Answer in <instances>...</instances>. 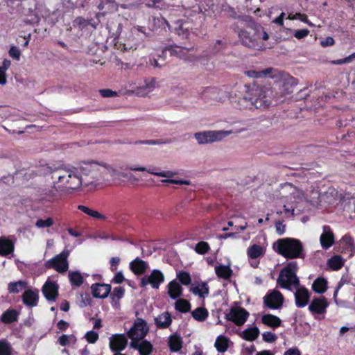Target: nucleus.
<instances>
[{"label": "nucleus", "instance_id": "obj_50", "mask_svg": "<svg viewBox=\"0 0 355 355\" xmlns=\"http://www.w3.org/2000/svg\"><path fill=\"white\" fill-rule=\"evenodd\" d=\"M263 340L268 343H274L277 339V336L271 331H265L262 334Z\"/></svg>", "mask_w": 355, "mask_h": 355}, {"label": "nucleus", "instance_id": "obj_60", "mask_svg": "<svg viewBox=\"0 0 355 355\" xmlns=\"http://www.w3.org/2000/svg\"><path fill=\"white\" fill-rule=\"evenodd\" d=\"M155 87V79L153 78L150 83H147L145 80L144 86H142L144 92H148L152 91Z\"/></svg>", "mask_w": 355, "mask_h": 355}, {"label": "nucleus", "instance_id": "obj_22", "mask_svg": "<svg viewBox=\"0 0 355 355\" xmlns=\"http://www.w3.org/2000/svg\"><path fill=\"white\" fill-rule=\"evenodd\" d=\"M297 82L295 78L288 76L281 83L280 89L283 94H288L294 92V88L297 86Z\"/></svg>", "mask_w": 355, "mask_h": 355}, {"label": "nucleus", "instance_id": "obj_15", "mask_svg": "<svg viewBox=\"0 0 355 355\" xmlns=\"http://www.w3.org/2000/svg\"><path fill=\"white\" fill-rule=\"evenodd\" d=\"M42 293L48 301H55L59 296V285L57 282L46 280L42 288Z\"/></svg>", "mask_w": 355, "mask_h": 355}, {"label": "nucleus", "instance_id": "obj_17", "mask_svg": "<svg viewBox=\"0 0 355 355\" xmlns=\"http://www.w3.org/2000/svg\"><path fill=\"white\" fill-rule=\"evenodd\" d=\"M320 242L324 250L328 249L334 244V234L329 226H323V232L320 235Z\"/></svg>", "mask_w": 355, "mask_h": 355}, {"label": "nucleus", "instance_id": "obj_42", "mask_svg": "<svg viewBox=\"0 0 355 355\" xmlns=\"http://www.w3.org/2000/svg\"><path fill=\"white\" fill-rule=\"evenodd\" d=\"M343 248L349 252H353L355 249L354 239L349 234L344 235L341 239Z\"/></svg>", "mask_w": 355, "mask_h": 355}, {"label": "nucleus", "instance_id": "obj_43", "mask_svg": "<svg viewBox=\"0 0 355 355\" xmlns=\"http://www.w3.org/2000/svg\"><path fill=\"white\" fill-rule=\"evenodd\" d=\"M12 348L10 342L3 338L0 339V355H12Z\"/></svg>", "mask_w": 355, "mask_h": 355}, {"label": "nucleus", "instance_id": "obj_59", "mask_svg": "<svg viewBox=\"0 0 355 355\" xmlns=\"http://www.w3.org/2000/svg\"><path fill=\"white\" fill-rule=\"evenodd\" d=\"M168 53H169L171 56L178 55L177 51L175 50L173 47H166V49H162V55H159V56L166 58Z\"/></svg>", "mask_w": 355, "mask_h": 355}, {"label": "nucleus", "instance_id": "obj_5", "mask_svg": "<svg viewBox=\"0 0 355 355\" xmlns=\"http://www.w3.org/2000/svg\"><path fill=\"white\" fill-rule=\"evenodd\" d=\"M297 270L298 266L296 261L287 263L279 272L277 286L289 291H293L295 288L299 287L300 280L297 276Z\"/></svg>", "mask_w": 355, "mask_h": 355}, {"label": "nucleus", "instance_id": "obj_20", "mask_svg": "<svg viewBox=\"0 0 355 355\" xmlns=\"http://www.w3.org/2000/svg\"><path fill=\"white\" fill-rule=\"evenodd\" d=\"M139 340L131 341V348L139 350L140 355H150L153 350L152 344L147 340H144L141 343H139Z\"/></svg>", "mask_w": 355, "mask_h": 355}, {"label": "nucleus", "instance_id": "obj_27", "mask_svg": "<svg viewBox=\"0 0 355 355\" xmlns=\"http://www.w3.org/2000/svg\"><path fill=\"white\" fill-rule=\"evenodd\" d=\"M22 300L24 304L29 306H35L38 301L37 292L31 289L25 291L22 295Z\"/></svg>", "mask_w": 355, "mask_h": 355}, {"label": "nucleus", "instance_id": "obj_45", "mask_svg": "<svg viewBox=\"0 0 355 355\" xmlns=\"http://www.w3.org/2000/svg\"><path fill=\"white\" fill-rule=\"evenodd\" d=\"M194 250L198 254H205L210 250V245L205 241H200L196 244Z\"/></svg>", "mask_w": 355, "mask_h": 355}, {"label": "nucleus", "instance_id": "obj_62", "mask_svg": "<svg viewBox=\"0 0 355 355\" xmlns=\"http://www.w3.org/2000/svg\"><path fill=\"white\" fill-rule=\"evenodd\" d=\"M309 33V31L308 29H300L295 31L294 36L297 39H302L307 36Z\"/></svg>", "mask_w": 355, "mask_h": 355}, {"label": "nucleus", "instance_id": "obj_51", "mask_svg": "<svg viewBox=\"0 0 355 355\" xmlns=\"http://www.w3.org/2000/svg\"><path fill=\"white\" fill-rule=\"evenodd\" d=\"M103 168L105 173H107L111 177L116 178L119 175V172L111 166L105 164L103 165Z\"/></svg>", "mask_w": 355, "mask_h": 355}, {"label": "nucleus", "instance_id": "obj_9", "mask_svg": "<svg viewBox=\"0 0 355 355\" xmlns=\"http://www.w3.org/2000/svg\"><path fill=\"white\" fill-rule=\"evenodd\" d=\"M148 331H149V328L146 321L142 318H137L131 329L127 331V336L132 341L140 340L145 337Z\"/></svg>", "mask_w": 355, "mask_h": 355}, {"label": "nucleus", "instance_id": "obj_64", "mask_svg": "<svg viewBox=\"0 0 355 355\" xmlns=\"http://www.w3.org/2000/svg\"><path fill=\"white\" fill-rule=\"evenodd\" d=\"M124 279H125L122 272L119 271L115 274L114 277L112 279V282L116 284H121L124 281Z\"/></svg>", "mask_w": 355, "mask_h": 355}, {"label": "nucleus", "instance_id": "obj_3", "mask_svg": "<svg viewBox=\"0 0 355 355\" xmlns=\"http://www.w3.org/2000/svg\"><path fill=\"white\" fill-rule=\"evenodd\" d=\"M237 35L243 46L257 51L265 49L264 41L268 39L267 33L261 26L257 24L237 29Z\"/></svg>", "mask_w": 355, "mask_h": 355}, {"label": "nucleus", "instance_id": "obj_63", "mask_svg": "<svg viewBox=\"0 0 355 355\" xmlns=\"http://www.w3.org/2000/svg\"><path fill=\"white\" fill-rule=\"evenodd\" d=\"M295 17L297 19H300V21L307 24L309 26H313V24L309 21V20L307 18V16L305 14H302V13H300V12L296 13L295 14Z\"/></svg>", "mask_w": 355, "mask_h": 355}, {"label": "nucleus", "instance_id": "obj_47", "mask_svg": "<svg viewBox=\"0 0 355 355\" xmlns=\"http://www.w3.org/2000/svg\"><path fill=\"white\" fill-rule=\"evenodd\" d=\"M271 70V69H266L263 71H248L246 73L248 76L252 78H262L269 74Z\"/></svg>", "mask_w": 355, "mask_h": 355}, {"label": "nucleus", "instance_id": "obj_8", "mask_svg": "<svg viewBox=\"0 0 355 355\" xmlns=\"http://www.w3.org/2000/svg\"><path fill=\"white\" fill-rule=\"evenodd\" d=\"M69 255V252L67 250H64L59 254L46 261L45 267L48 269L53 268L60 273L65 272L69 268L67 261Z\"/></svg>", "mask_w": 355, "mask_h": 355}, {"label": "nucleus", "instance_id": "obj_23", "mask_svg": "<svg viewBox=\"0 0 355 355\" xmlns=\"http://www.w3.org/2000/svg\"><path fill=\"white\" fill-rule=\"evenodd\" d=\"M15 245L12 241L0 236V256L7 257L14 252Z\"/></svg>", "mask_w": 355, "mask_h": 355}, {"label": "nucleus", "instance_id": "obj_29", "mask_svg": "<svg viewBox=\"0 0 355 355\" xmlns=\"http://www.w3.org/2000/svg\"><path fill=\"white\" fill-rule=\"evenodd\" d=\"M172 322L171 315L168 312L161 313L157 316V328L166 329Z\"/></svg>", "mask_w": 355, "mask_h": 355}, {"label": "nucleus", "instance_id": "obj_6", "mask_svg": "<svg viewBox=\"0 0 355 355\" xmlns=\"http://www.w3.org/2000/svg\"><path fill=\"white\" fill-rule=\"evenodd\" d=\"M62 192V189L58 184H55L53 180L51 185L40 189L37 196H39V200L42 202L53 203L61 199Z\"/></svg>", "mask_w": 355, "mask_h": 355}, {"label": "nucleus", "instance_id": "obj_46", "mask_svg": "<svg viewBox=\"0 0 355 355\" xmlns=\"http://www.w3.org/2000/svg\"><path fill=\"white\" fill-rule=\"evenodd\" d=\"M177 279H178L180 282L184 286H188L191 283V275L187 271H184V270L180 271L177 274Z\"/></svg>", "mask_w": 355, "mask_h": 355}, {"label": "nucleus", "instance_id": "obj_52", "mask_svg": "<svg viewBox=\"0 0 355 355\" xmlns=\"http://www.w3.org/2000/svg\"><path fill=\"white\" fill-rule=\"evenodd\" d=\"M225 43H224L221 40H217L213 46L212 53H217V52H220L225 49Z\"/></svg>", "mask_w": 355, "mask_h": 355}, {"label": "nucleus", "instance_id": "obj_7", "mask_svg": "<svg viewBox=\"0 0 355 355\" xmlns=\"http://www.w3.org/2000/svg\"><path fill=\"white\" fill-rule=\"evenodd\" d=\"M78 172L79 175L82 176L83 182L84 177H89L87 183H90L98 179L100 174L99 164L96 162H84L78 167H73Z\"/></svg>", "mask_w": 355, "mask_h": 355}, {"label": "nucleus", "instance_id": "obj_4", "mask_svg": "<svg viewBox=\"0 0 355 355\" xmlns=\"http://www.w3.org/2000/svg\"><path fill=\"white\" fill-rule=\"evenodd\" d=\"M273 249L286 259H304L302 242L294 238H284L273 244Z\"/></svg>", "mask_w": 355, "mask_h": 355}, {"label": "nucleus", "instance_id": "obj_1", "mask_svg": "<svg viewBox=\"0 0 355 355\" xmlns=\"http://www.w3.org/2000/svg\"><path fill=\"white\" fill-rule=\"evenodd\" d=\"M36 174L44 177L50 175L51 179H57L55 184H58L62 191L77 190L83 184L82 176L73 168H68L60 162L41 165L37 168Z\"/></svg>", "mask_w": 355, "mask_h": 355}, {"label": "nucleus", "instance_id": "obj_13", "mask_svg": "<svg viewBox=\"0 0 355 355\" xmlns=\"http://www.w3.org/2000/svg\"><path fill=\"white\" fill-rule=\"evenodd\" d=\"M128 336L124 334H116L109 338V347L114 352H121L124 350L128 344Z\"/></svg>", "mask_w": 355, "mask_h": 355}, {"label": "nucleus", "instance_id": "obj_2", "mask_svg": "<svg viewBox=\"0 0 355 355\" xmlns=\"http://www.w3.org/2000/svg\"><path fill=\"white\" fill-rule=\"evenodd\" d=\"M246 91L242 98L235 101L239 109H252V107L264 110L272 103V91L266 86L252 85L245 86Z\"/></svg>", "mask_w": 355, "mask_h": 355}, {"label": "nucleus", "instance_id": "obj_25", "mask_svg": "<svg viewBox=\"0 0 355 355\" xmlns=\"http://www.w3.org/2000/svg\"><path fill=\"white\" fill-rule=\"evenodd\" d=\"M129 170L141 172L142 173L139 178L143 181H147L148 177L150 175H155V167L153 166L148 167L129 166Z\"/></svg>", "mask_w": 355, "mask_h": 355}, {"label": "nucleus", "instance_id": "obj_24", "mask_svg": "<svg viewBox=\"0 0 355 355\" xmlns=\"http://www.w3.org/2000/svg\"><path fill=\"white\" fill-rule=\"evenodd\" d=\"M265 254L264 248L259 244H252L248 248L247 255L251 260L257 259Z\"/></svg>", "mask_w": 355, "mask_h": 355}, {"label": "nucleus", "instance_id": "obj_14", "mask_svg": "<svg viewBox=\"0 0 355 355\" xmlns=\"http://www.w3.org/2000/svg\"><path fill=\"white\" fill-rule=\"evenodd\" d=\"M329 303L324 297H315L309 303L308 310L312 314H324Z\"/></svg>", "mask_w": 355, "mask_h": 355}, {"label": "nucleus", "instance_id": "obj_18", "mask_svg": "<svg viewBox=\"0 0 355 355\" xmlns=\"http://www.w3.org/2000/svg\"><path fill=\"white\" fill-rule=\"evenodd\" d=\"M111 290L112 286L107 284L95 283L91 286L93 297L105 298L108 296Z\"/></svg>", "mask_w": 355, "mask_h": 355}, {"label": "nucleus", "instance_id": "obj_39", "mask_svg": "<svg viewBox=\"0 0 355 355\" xmlns=\"http://www.w3.org/2000/svg\"><path fill=\"white\" fill-rule=\"evenodd\" d=\"M191 315L196 320L203 322L208 318L209 312L204 307H198L192 311Z\"/></svg>", "mask_w": 355, "mask_h": 355}, {"label": "nucleus", "instance_id": "obj_40", "mask_svg": "<svg viewBox=\"0 0 355 355\" xmlns=\"http://www.w3.org/2000/svg\"><path fill=\"white\" fill-rule=\"evenodd\" d=\"M78 209L82 211H83L85 214H87L88 216L93 217L94 218H97L99 220H104L106 219V217L105 215L101 214L99 211L91 209V208H88L86 206L84 205H78Z\"/></svg>", "mask_w": 355, "mask_h": 355}, {"label": "nucleus", "instance_id": "obj_31", "mask_svg": "<svg viewBox=\"0 0 355 355\" xmlns=\"http://www.w3.org/2000/svg\"><path fill=\"white\" fill-rule=\"evenodd\" d=\"M19 313L15 309H8L1 315L0 321L4 324H11L18 319Z\"/></svg>", "mask_w": 355, "mask_h": 355}, {"label": "nucleus", "instance_id": "obj_53", "mask_svg": "<svg viewBox=\"0 0 355 355\" xmlns=\"http://www.w3.org/2000/svg\"><path fill=\"white\" fill-rule=\"evenodd\" d=\"M74 338L73 335L62 334L58 339L59 344L62 347L69 345L71 339Z\"/></svg>", "mask_w": 355, "mask_h": 355}, {"label": "nucleus", "instance_id": "obj_57", "mask_svg": "<svg viewBox=\"0 0 355 355\" xmlns=\"http://www.w3.org/2000/svg\"><path fill=\"white\" fill-rule=\"evenodd\" d=\"M101 95L104 98L114 97L117 96V92L111 89H101L99 90Z\"/></svg>", "mask_w": 355, "mask_h": 355}, {"label": "nucleus", "instance_id": "obj_37", "mask_svg": "<svg viewBox=\"0 0 355 355\" xmlns=\"http://www.w3.org/2000/svg\"><path fill=\"white\" fill-rule=\"evenodd\" d=\"M260 334V330L257 327H250L243 330L242 337L248 341H254L257 339Z\"/></svg>", "mask_w": 355, "mask_h": 355}, {"label": "nucleus", "instance_id": "obj_10", "mask_svg": "<svg viewBox=\"0 0 355 355\" xmlns=\"http://www.w3.org/2000/svg\"><path fill=\"white\" fill-rule=\"evenodd\" d=\"M284 302V295L279 291L276 289L268 291L263 297L264 306L270 309H280L282 308Z\"/></svg>", "mask_w": 355, "mask_h": 355}, {"label": "nucleus", "instance_id": "obj_48", "mask_svg": "<svg viewBox=\"0 0 355 355\" xmlns=\"http://www.w3.org/2000/svg\"><path fill=\"white\" fill-rule=\"evenodd\" d=\"M53 224V220L50 217L47 218L46 220L40 218L35 222V226L37 228H49V227H51Z\"/></svg>", "mask_w": 355, "mask_h": 355}, {"label": "nucleus", "instance_id": "obj_30", "mask_svg": "<svg viewBox=\"0 0 355 355\" xmlns=\"http://www.w3.org/2000/svg\"><path fill=\"white\" fill-rule=\"evenodd\" d=\"M312 289L317 294L324 293L327 289V279L323 277H318L312 284Z\"/></svg>", "mask_w": 355, "mask_h": 355}, {"label": "nucleus", "instance_id": "obj_32", "mask_svg": "<svg viewBox=\"0 0 355 355\" xmlns=\"http://www.w3.org/2000/svg\"><path fill=\"white\" fill-rule=\"evenodd\" d=\"M168 293L171 298L176 299L181 296L182 288L175 279L172 280L168 285Z\"/></svg>", "mask_w": 355, "mask_h": 355}, {"label": "nucleus", "instance_id": "obj_56", "mask_svg": "<svg viewBox=\"0 0 355 355\" xmlns=\"http://www.w3.org/2000/svg\"><path fill=\"white\" fill-rule=\"evenodd\" d=\"M125 290L123 287H116L114 288L113 293H111V298L114 300L121 298L124 295Z\"/></svg>", "mask_w": 355, "mask_h": 355}, {"label": "nucleus", "instance_id": "obj_21", "mask_svg": "<svg viewBox=\"0 0 355 355\" xmlns=\"http://www.w3.org/2000/svg\"><path fill=\"white\" fill-rule=\"evenodd\" d=\"M261 322L266 326L276 329L282 325V320L279 317L271 313H266L261 318Z\"/></svg>", "mask_w": 355, "mask_h": 355}, {"label": "nucleus", "instance_id": "obj_26", "mask_svg": "<svg viewBox=\"0 0 355 355\" xmlns=\"http://www.w3.org/2000/svg\"><path fill=\"white\" fill-rule=\"evenodd\" d=\"M174 175H175V173H173L171 171L157 172V176L167 178V179L161 180L162 182L171 183V184H180V185H182V184L189 185L190 184L189 180L173 179L172 178Z\"/></svg>", "mask_w": 355, "mask_h": 355}, {"label": "nucleus", "instance_id": "obj_58", "mask_svg": "<svg viewBox=\"0 0 355 355\" xmlns=\"http://www.w3.org/2000/svg\"><path fill=\"white\" fill-rule=\"evenodd\" d=\"M8 53L9 55L15 60H19L20 58V51L15 46L10 47Z\"/></svg>", "mask_w": 355, "mask_h": 355}, {"label": "nucleus", "instance_id": "obj_36", "mask_svg": "<svg viewBox=\"0 0 355 355\" xmlns=\"http://www.w3.org/2000/svg\"><path fill=\"white\" fill-rule=\"evenodd\" d=\"M182 340L181 337L176 334H172L168 339V346L172 352H178L182 348Z\"/></svg>", "mask_w": 355, "mask_h": 355}, {"label": "nucleus", "instance_id": "obj_35", "mask_svg": "<svg viewBox=\"0 0 355 355\" xmlns=\"http://www.w3.org/2000/svg\"><path fill=\"white\" fill-rule=\"evenodd\" d=\"M27 286V282L24 280L11 282L8 284V290L10 293L17 294L24 290Z\"/></svg>", "mask_w": 355, "mask_h": 355}, {"label": "nucleus", "instance_id": "obj_11", "mask_svg": "<svg viewBox=\"0 0 355 355\" xmlns=\"http://www.w3.org/2000/svg\"><path fill=\"white\" fill-rule=\"evenodd\" d=\"M230 133L231 131H204L196 133L194 135V137L196 139L198 144H204L216 141H221Z\"/></svg>", "mask_w": 355, "mask_h": 355}, {"label": "nucleus", "instance_id": "obj_49", "mask_svg": "<svg viewBox=\"0 0 355 355\" xmlns=\"http://www.w3.org/2000/svg\"><path fill=\"white\" fill-rule=\"evenodd\" d=\"M85 337L87 343L90 344H94L98 340L99 336L96 331H94V330H90L89 331L85 334Z\"/></svg>", "mask_w": 355, "mask_h": 355}, {"label": "nucleus", "instance_id": "obj_55", "mask_svg": "<svg viewBox=\"0 0 355 355\" xmlns=\"http://www.w3.org/2000/svg\"><path fill=\"white\" fill-rule=\"evenodd\" d=\"M354 58H355V53H352L349 56H347L344 58L334 60L332 61V63L334 64L340 65L345 63L351 62Z\"/></svg>", "mask_w": 355, "mask_h": 355}, {"label": "nucleus", "instance_id": "obj_61", "mask_svg": "<svg viewBox=\"0 0 355 355\" xmlns=\"http://www.w3.org/2000/svg\"><path fill=\"white\" fill-rule=\"evenodd\" d=\"M120 261L119 257H112L110 259V265H111V266H110V269H111L112 272H115L117 270Z\"/></svg>", "mask_w": 355, "mask_h": 355}, {"label": "nucleus", "instance_id": "obj_38", "mask_svg": "<svg viewBox=\"0 0 355 355\" xmlns=\"http://www.w3.org/2000/svg\"><path fill=\"white\" fill-rule=\"evenodd\" d=\"M175 309L180 313H187L191 310V304L186 299L180 298L175 303Z\"/></svg>", "mask_w": 355, "mask_h": 355}, {"label": "nucleus", "instance_id": "obj_41", "mask_svg": "<svg viewBox=\"0 0 355 355\" xmlns=\"http://www.w3.org/2000/svg\"><path fill=\"white\" fill-rule=\"evenodd\" d=\"M344 264L343 258L339 255L333 256L327 261V265L333 270H338L340 269Z\"/></svg>", "mask_w": 355, "mask_h": 355}, {"label": "nucleus", "instance_id": "obj_28", "mask_svg": "<svg viewBox=\"0 0 355 355\" xmlns=\"http://www.w3.org/2000/svg\"><path fill=\"white\" fill-rule=\"evenodd\" d=\"M215 273L220 279H230L232 275V270L229 266L219 264L215 266Z\"/></svg>", "mask_w": 355, "mask_h": 355}, {"label": "nucleus", "instance_id": "obj_19", "mask_svg": "<svg viewBox=\"0 0 355 355\" xmlns=\"http://www.w3.org/2000/svg\"><path fill=\"white\" fill-rule=\"evenodd\" d=\"M129 268L135 275H141L148 269V263L139 258H136L129 263Z\"/></svg>", "mask_w": 355, "mask_h": 355}, {"label": "nucleus", "instance_id": "obj_16", "mask_svg": "<svg viewBox=\"0 0 355 355\" xmlns=\"http://www.w3.org/2000/svg\"><path fill=\"white\" fill-rule=\"evenodd\" d=\"M295 293L294 295L296 306L298 308H303L306 306L309 302L311 294L304 286H301L300 285V286L295 288Z\"/></svg>", "mask_w": 355, "mask_h": 355}, {"label": "nucleus", "instance_id": "obj_44", "mask_svg": "<svg viewBox=\"0 0 355 355\" xmlns=\"http://www.w3.org/2000/svg\"><path fill=\"white\" fill-rule=\"evenodd\" d=\"M148 284H150L153 288H155V269H154L151 272L150 275L144 276L141 279V282H140L141 287H145L146 286H148Z\"/></svg>", "mask_w": 355, "mask_h": 355}, {"label": "nucleus", "instance_id": "obj_34", "mask_svg": "<svg viewBox=\"0 0 355 355\" xmlns=\"http://www.w3.org/2000/svg\"><path fill=\"white\" fill-rule=\"evenodd\" d=\"M68 277L72 287H79L84 282V277L79 271H69Z\"/></svg>", "mask_w": 355, "mask_h": 355}, {"label": "nucleus", "instance_id": "obj_12", "mask_svg": "<svg viewBox=\"0 0 355 355\" xmlns=\"http://www.w3.org/2000/svg\"><path fill=\"white\" fill-rule=\"evenodd\" d=\"M249 317V313L244 308H232L226 315V319L232 321L237 326L245 324Z\"/></svg>", "mask_w": 355, "mask_h": 355}, {"label": "nucleus", "instance_id": "obj_33", "mask_svg": "<svg viewBox=\"0 0 355 355\" xmlns=\"http://www.w3.org/2000/svg\"><path fill=\"white\" fill-rule=\"evenodd\" d=\"M229 338L225 336L219 335L215 340L214 347L218 352L223 353L229 347Z\"/></svg>", "mask_w": 355, "mask_h": 355}, {"label": "nucleus", "instance_id": "obj_54", "mask_svg": "<svg viewBox=\"0 0 355 355\" xmlns=\"http://www.w3.org/2000/svg\"><path fill=\"white\" fill-rule=\"evenodd\" d=\"M89 20L87 19L83 18V17H78L75 19V24L78 26V28L81 30L89 26Z\"/></svg>", "mask_w": 355, "mask_h": 355}]
</instances>
